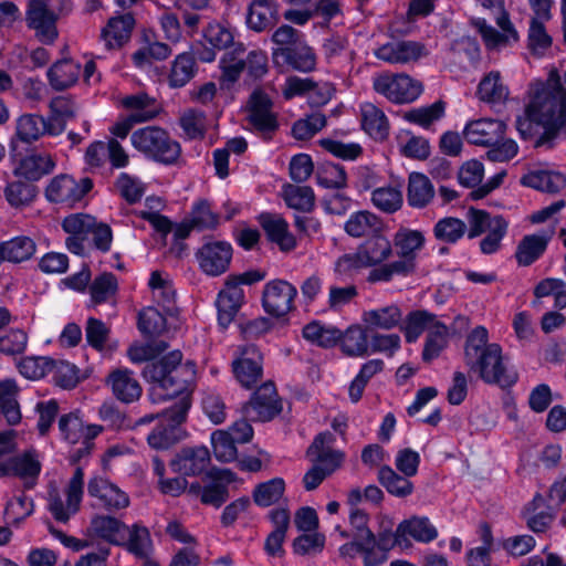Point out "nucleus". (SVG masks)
<instances>
[{"label": "nucleus", "mask_w": 566, "mask_h": 566, "mask_svg": "<svg viewBox=\"0 0 566 566\" xmlns=\"http://www.w3.org/2000/svg\"><path fill=\"white\" fill-rule=\"evenodd\" d=\"M144 377L153 384L150 398L154 402L181 395L196 380V364L182 363V354L172 350L157 361L147 364Z\"/></svg>", "instance_id": "1"}, {"label": "nucleus", "mask_w": 566, "mask_h": 566, "mask_svg": "<svg viewBox=\"0 0 566 566\" xmlns=\"http://www.w3.org/2000/svg\"><path fill=\"white\" fill-rule=\"evenodd\" d=\"M426 238L422 231L400 228L394 235L398 260L370 270L367 282H390L395 276H408L416 270V259L423 249Z\"/></svg>", "instance_id": "2"}, {"label": "nucleus", "mask_w": 566, "mask_h": 566, "mask_svg": "<svg viewBox=\"0 0 566 566\" xmlns=\"http://www.w3.org/2000/svg\"><path fill=\"white\" fill-rule=\"evenodd\" d=\"M133 147L146 157L161 164L171 165L180 156V145L158 126H147L135 130L130 136Z\"/></svg>", "instance_id": "3"}, {"label": "nucleus", "mask_w": 566, "mask_h": 566, "mask_svg": "<svg viewBox=\"0 0 566 566\" xmlns=\"http://www.w3.org/2000/svg\"><path fill=\"white\" fill-rule=\"evenodd\" d=\"M476 2L494 14L496 24L501 32L488 24L483 18L472 21L474 28L481 34L488 49H500L518 40L517 32L510 21L509 13L504 9V0H476Z\"/></svg>", "instance_id": "4"}, {"label": "nucleus", "mask_w": 566, "mask_h": 566, "mask_svg": "<svg viewBox=\"0 0 566 566\" xmlns=\"http://www.w3.org/2000/svg\"><path fill=\"white\" fill-rule=\"evenodd\" d=\"M470 369L478 373L484 382L499 385L502 388L513 386L518 379L517 371L496 343L490 344L484 355Z\"/></svg>", "instance_id": "5"}, {"label": "nucleus", "mask_w": 566, "mask_h": 566, "mask_svg": "<svg viewBox=\"0 0 566 566\" xmlns=\"http://www.w3.org/2000/svg\"><path fill=\"white\" fill-rule=\"evenodd\" d=\"M190 408L188 396H181L170 408L163 411V420L147 436L148 444L156 450H166L180 439V423Z\"/></svg>", "instance_id": "6"}, {"label": "nucleus", "mask_w": 566, "mask_h": 566, "mask_svg": "<svg viewBox=\"0 0 566 566\" xmlns=\"http://www.w3.org/2000/svg\"><path fill=\"white\" fill-rule=\"evenodd\" d=\"M374 90L396 104L415 102L422 93L420 82L405 73H382L373 78Z\"/></svg>", "instance_id": "7"}, {"label": "nucleus", "mask_w": 566, "mask_h": 566, "mask_svg": "<svg viewBox=\"0 0 566 566\" xmlns=\"http://www.w3.org/2000/svg\"><path fill=\"white\" fill-rule=\"evenodd\" d=\"M247 122L249 128L269 139L279 129L277 115L273 112L271 97L262 90H255L248 103Z\"/></svg>", "instance_id": "8"}, {"label": "nucleus", "mask_w": 566, "mask_h": 566, "mask_svg": "<svg viewBox=\"0 0 566 566\" xmlns=\"http://www.w3.org/2000/svg\"><path fill=\"white\" fill-rule=\"evenodd\" d=\"M83 493L84 472L81 468H76L65 488V499L57 491L50 493L49 511L56 521L66 523L80 510Z\"/></svg>", "instance_id": "9"}, {"label": "nucleus", "mask_w": 566, "mask_h": 566, "mask_svg": "<svg viewBox=\"0 0 566 566\" xmlns=\"http://www.w3.org/2000/svg\"><path fill=\"white\" fill-rule=\"evenodd\" d=\"M87 493L93 499L92 506L115 514L129 506L130 500L126 492L103 476H94L88 481Z\"/></svg>", "instance_id": "10"}, {"label": "nucleus", "mask_w": 566, "mask_h": 566, "mask_svg": "<svg viewBox=\"0 0 566 566\" xmlns=\"http://www.w3.org/2000/svg\"><path fill=\"white\" fill-rule=\"evenodd\" d=\"M263 357L252 344L238 346L232 360V371L238 382L245 388L253 387L263 375Z\"/></svg>", "instance_id": "11"}, {"label": "nucleus", "mask_w": 566, "mask_h": 566, "mask_svg": "<svg viewBox=\"0 0 566 566\" xmlns=\"http://www.w3.org/2000/svg\"><path fill=\"white\" fill-rule=\"evenodd\" d=\"M297 289L286 280L275 279L265 283L262 292V306L274 317H282L294 310Z\"/></svg>", "instance_id": "12"}, {"label": "nucleus", "mask_w": 566, "mask_h": 566, "mask_svg": "<svg viewBox=\"0 0 566 566\" xmlns=\"http://www.w3.org/2000/svg\"><path fill=\"white\" fill-rule=\"evenodd\" d=\"M368 514L357 507H353L349 513L350 532L342 530L339 526L335 528L342 538L352 537V541L342 545L338 549L339 556L343 558L354 559L360 554L365 544L371 541V530L368 526Z\"/></svg>", "instance_id": "13"}, {"label": "nucleus", "mask_w": 566, "mask_h": 566, "mask_svg": "<svg viewBox=\"0 0 566 566\" xmlns=\"http://www.w3.org/2000/svg\"><path fill=\"white\" fill-rule=\"evenodd\" d=\"M50 0H29L25 11L27 25L35 32L43 44H51L57 38V15L49 8Z\"/></svg>", "instance_id": "14"}, {"label": "nucleus", "mask_w": 566, "mask_h": 566, "mask_svg": "<svg viewBox=\"0 0 566 566\" xmlns=\"http://www.w3.org/2000/svg\"><path fill=\"white\" fill-rule=\"evenodd\" d=\"M93 187V181L85 177L80 180L69 175L54 177L45 189V197L51 202L69 206L80 201Z\"/></svg>", "instance_id": "15"}, {"label": "nucleus", "mask_w": 566, "mask_h": 566, "mask_svg": "<svg viewBox=\"0 0 566 566\" xmlns=\"http://www.w3.org/2000/svg\"><path fill=\"white\" fill-rule=\"evenodd\" d=\"M243 408L245 416L252 420L269 421L277 416L282 411V403L273 382L260 386Z\"/></svg>", "instance_id": "16"}, {"label": "nucleus", "mask_w": 566, "mask_h": 566, "mask_svg": "<svg viewBox=\"0 0 566 566\" xmlns=\"http://www.w3.org/2000/svg\"><path fill=\"white\" fill-rule=\"evenodd\" d=\"M196 259L202 272L210 276H218L230 265L232 247L226 241H210L198 249Z\"/></svg>", "instance_id": "17"}, {"label": "nucleus", "mask_w": 566, "mask_h": 566, "mask_svg": "<svg viewBox=\"0 0 566 566\" xmlns=\"http://www.w3.org/2000/svg\"><path fill=\"white\" fill-rule=\"evenodd\" d=\"M424 55H427L426 46L410 40H392L375 50V56L389 64H409Z\"/></svg>", "instance_id": "18"}, {"label": "nucleus", "mask_w": 566, "mask_h": 566, "mask_svg": "<svg viewBox=\"0 0 566 566\" xmlns=\"http://www.w3.org/2000/svg\"><path fill=\"white\" fill-rule=\"evenodd\" d=\"M15 129L20 140L33 143L45 135H61L63 125L55 118H48L38 114H23L17 119Z\"/></svg>", "instance_id": "19"}, {"label": "nucleus", "mask_w": 566, "mask_h": 566, "mask_svg": "<svg viewBox=\"0 0 566 566\" xmlns=\"http://www.w3.org/2000/svg\"><path fill=\"white\" fill-rule=\"evenodd\" d=\"M334 442V434L325 431L315 437L307 450L314 464L324 469L329 475L340 467L344 460V453L333 448Z\"/></svg>", "instance_id": "20"}, {"label": "nucleus", "mask_w": 566, "mask_h": 566, "mask_svg": "<svg viewBox=\"0 0 566 566\" xmlns=\"http://www.w3.org/2000/svg\"><path fill=\"white\" fill-rule=\"evenodd\" d=\"M556 232V220L536 233L525 235L518 243L515 258L520 265L528 266L538 260Z\"/></svg>", "instance_id": "21"}, {"label": "nucleus", "mask_w": 566, "mask_h": 566, "mask_svg": "<svg viewBox=\"0 0 566 566\" xmlns=\"http://www.w3.org/2000/svg\"><path fill=\"white\" fill-rule=\"evenodd\" d=\"M395 546L403 548V539L400 538L398 527L395 532L384 530L378 536L371 533V541L365 544L359 555L364 566H380L388 559V552Z\"/></svg>", "instance_id": "22"}, {"label": "nucleus", "mask_w": 566, "mask_h": 566, "mask_svg": "<svg viewBox=\"0 0 566 566\" xmlns=\"http://www.w3.org/2000/svg\"><path fill=\"white\" fill-rule=\"evenodd\" d=\"M237 479L229 469H212L205 475L201 502L207 505L220 507L229 497L228 486Z\"/></svg>", "instance_id": "23"}, {"label": "nucleus", "mask_w": 566, "mask_h": 566, "mask_svg": "<svg viewBox=\"0 0 566 566\" xmlns=\"http://www.w3.org/2000/svg\"><path fill=\"white\" fill-rule=\"evenodd\" d=\"M506 126L502 120L480 118L469 122L463 130L464 138L474 145L493 146L503 140Z\"/></svg>", "instance_id": "24"}, {"label": "nucleus", "mask_w": 566, "mask_h": 566, "mask_svg": "<svg viewBox=\"0 0 566 566\" xmlns=\"http://www.w3.org/2000/svg\"><path fill=\"white\" fill-rule=\"evenodd\" d=\"M41 471V463L34 452H24L0 461V476L14 475L24 480V486L32 489Z\"/></svg>", "instance_id": "25"}, {"label": "nucleus", "mask_w": 566, "mask_h": 566, "mask_svg": "<svg viewBox=\"0 0 566 566\" xmlns=\"http://www.w3.org/2000/svg\"><path fill=\"white\" fill-rule=\"evenodd\" d=\"M116 546L123 547L136 559H149L154 554V542L149 530L139 523L126 524V531Z\"/></svg>", "instance_id": "26"}, {"label": "nucleus", "mask_w": 566, "mask_h": 566, "mask_svg": "<svg viewBox=\"0 0 566 566\" xmlns=\"http://www.w3.org/2000/svg\"><path fill=\"white\" fill-rule=\"evenodd\" d=\"M475 95L480 102L486 104L490 108L500 111L509 99L510 90L501 73L491 71L481 78Z\"/></svg>", "instance_id": "27"}, {"label": "nucleus", "mask_w": 566, "mask_h": 566, "mask_svg": "<svg viewBox=\"0 0 566 566\" xmlns=\"http://www.w3.org/2000/svg\"><path fill=\"white\" fill-rule=\"evenodd\" d=\"M210 460L207 447L184 448L171 460L170 465L175 472L193 476L205 472Z\"/></svg>", "instance_id": "28"}, {"label": "nucleus", "mask_w": 566, "mask_h": 566, "mask_svg": "<svg viewBox=\"0 0 566 566\" xmlns=\"http://www.w3.org/2000/svg\"><path fill=\"white\" fill-rule=\"evenodd\" d=\"M114 397L124 403H132L142 396V386L134 373L127 368L113 370L106 380Z\"/></svg>", "instance_id": "29"}, {"label": "nucleus", "mask_w": 566, "mask_h": 566, "mask_svg": "<svg viewBox=\"0 0 566 566\" xmlns=\"http://www.w3.org/2000/svg\"><path fill=\"white\" fill-rule=\"evenodd\" d=\"M126 531V523L109 514H94L86 530L87 537L99 538L111 545H117Z\"/></svg>", "instance_id": "30"}, {"label": "nucleus", "mask_w": 566, "mask_h": 566, "mask_svg": "<svg viewBox=\"0 0 566 566\" xmlns=\"http://www.w3.org/2000/svg\"><path fill=\"white\" fill-rule=\"evenodd\" d=\"M218 322L223 328L234 319L240 307L244 303V291L234 281H227L226 286L219 292L217 298Z\"/></svg>", "instance_id": "31"}, {"label": "nucleus", "mask_w": 566, "mask_h": 566, "mask_svg": "<svg viewBox=\"0 0 566 566\" xmlns=\"http://www.w3.org/2000/svg\"><path fill=\"white\" fill-rule=\"evenodd\" d=\"M400 538L403 539V548L411 546L410 538L419 543H430L438 537L436 526L427 516H411L398 524Z\"/></svg>", "instance_id": "32"}, {"label": "nucleus", "mask_w": 566, "mask_h": 566, "mask_svg": "<svg viewBox=\"0 0 566 566\" xmlns=\"http://www.w3.org/2000/svg\"><path fill=\"white\" fill-rule=\"evenodd\" d=\"M268 238L275 242L282 251H291L296 247L294 235L289 231V224L279 214L262 213L259 218Z\"/></svg>", "instance_id": "33"}, {"label": "nucleus", "mask_w": 566, "mask_h": 566, "mask_svg": "<svg viewBox=\"0 0 566 566\" xmlns=\"http://www.w3.org/2000/svg\"><path fill=\"white\" fill-rule=\"evenodd\" d=\"M279 21L277 4L274 0H254L250 3L247 15L248 27L262 32Z\"/></svg>", "instance_id": "34"}, {"label": "nucleus", "mask_w": 566, "mask_h": 566, "mask_svg": "<svg viewBox=\"0 0 566 566\" xmlns=\"http://www.w3.org/2000/svg\"><path fill=\"white\" fill-rule=\"evenodd\" d=\"M135 25V19L132 13H124L113 17L107 25L102 30V40L107 49H117L126 43Z\"/></svg>", "instance_id": "35"}, {"label": "nucleus", "mask_w": 566, "mask_h": 566, "mask_svg": "<svg viewBox=\"0 0 566 566\" xmlns=\"http://www.w3.org/2000/svg\"><path fill=\"white\" fill-rule=\"evenodd\" d=\"M55 163L48 153L32 151L22 158L14 169L17 176L27 180L36 181L54 169Z\"/></svg>", "instance_id": "36"}, {"label": "nucleus", "mask_w": 566, "mask_h": 566, "mask_svg": "<svg viewBox=\"0 0 566 566\" xmlns=\"http://www.w3.org/2000/svg\"><path fill=\"white\" fill-rule=\"evenodd\" d=\"M148 285L158 306H161L166 314L172 315L176 312V290L169 276L159 271H154L150 274Z\"/></svg>", "instance_id": "37"}, {"label": "nucleus", "mask_w": 566, "mask_h": 566, "mask_svg": "<svg viewBox=\"0 0 566 566\" xmlns=\"http://www.w3.org/2000/svg\"><path fill=\"white\" fill-rule=\"evenodd\" d=\"M122 105L129 112L128 116L138 124L151 120L160 109L157 101L146 93L127 95L122 98Z\"/></svg>", "instance_id": "38"}, {"label": "nucleus", "mask_w": 566, "mask_h": 566, "mask_svg": "<svg viewBox=\"0 0 566 566\" xmlns=\"http://www.w3.org/2000/svg\"><path fill=\"white\" fill-rule=\"evenodd\" d=\"M357 250L371 270L386 264L392 254L391 242L378 233L358 245Z\"/></svg>", "instance_id": "39"}, {"label": "nucleus", "mask_w": 566, "mask_h": 566, "mask_svg": "<svg viewBox=\"0 0 566 566\" xmlns=\"http://www.w3.org/2000/svg\"><path fill=\"white\" fill-rule=\"evenodd\" d=\"M281 53L283 61L295 71L310 73L316 69L317 55L305 39L293 48L284 49Z\"/></svg>", "instance_id": "40"}, {"label": "nucleus", "mask_w": 566, "mask_h": 566, "mask_svg": "<svg viewBox=\"0 0 566 566\" xmlns=\"http://www.w3.org/2000/svg\"><path fill=\"white\" fill-rule=\"evenodd\" d=\"M434 197V188L431 180L421 172H411L408 177L407 201L412 208L427 207Z\"/></svg>", "instance_id": "41"}, {"label": "nucleus", "mask_w": 566, "mask_h": 566, "mask_svg": "<svg viewBox=\"0 0 566 566\" xmlns=\"http://www.w3.org/2000/svg\"><path fill=\"white\" fill-rule=\"evenodd\" d=\"M381 228L380 218L367 210L352 213L344 226L346 233L353 238L373 237L379 233Z\"/></svg>", "instance_id": "42"}, {"label": "nucleus", "mask_w": 566, "mask_h": 566, "mask_svg": "<svg viewBox=\"0 0 566 566\" xmlns=\"http://www.w3.org/2000/svg\"><path fill=\"white\" fill-rule=\"evenodd\" d=\"M377 480L379 484L392 496L407 497L413 492V484L409 476L399 474L391 467L384 464L378 469Z\"/></svg>", "instance_id": "43"}, {"label": "nucleus", "mask_w": 566, "mask_h": 566, "mask_svg": "<svg viewBox=\"0 0 566 566\" xmlns=\"http://www.w3.org/2000/svg\"><path fill=\"white\" fill-rule=\"evenodd\" d=\"M364 323L374 329H391L402 321V312L396 304L369 310L363 313Z\"/></svg>", "instance_id": "44"}, {"label": "nucleus", "mask_w": 566, "mask_h": 566, "mask_svg": "<svg viewBox=\"0 0 566 566\" xmlns=\"http://www.w3.org/2000/svg\"><path fill=\"white\" fill-rule=\"evenodd\" d=\"M81 66L73 60H61L48 71V78L55 91H63L76 83Z\"/></svg>", "instance_id": "45"}, {"label": "nucleus", "mask_w": 566, "mask_h": 566, "mask_svg": "<svg viewBox=\"0 0 566 566\" xmlns=\"http://www.w3.org/2000/svg\"><path fill=\"white\" fill-rule=\"evenodd\" d=\"M361 126L375 139H382L388 135L389 124L385 113L373 103L360 105Z\"/></svg>", "instance_id": "46"}, {"label": "nucleus", "mask_w": 566, "mask_h": 566, "mask_svg": "<svg viewBox=\"0 0 566 566\" xmlns=\"http://www.w3.org/2000/svg\"><path fill=\"white\" fill-rule=\"evenodd\" d=\"M19 388L14 379L0 380V413L9 424L20 422L21 412L17 400Z\"/></svg>", "instance_id": "47"}, {"label": "nucleus", "mask_w": 566, "mask_h": 566, "mask_svg": "<svg viewBox=\"0 0 566 566\" xmlns=\"http://www.w3.org/2000/svg\"><path fill=\"white\" fill-rule=\"evenodd\" d=\"M340 348L350 357H363L369 354V342L366 331L359 325L349 326L342 332Z\"/></svg>", "instance_id": "48"}, {"label": "nucleus", "mask_w": 566, "mask_h": 566, "mask_svg": "<svg viewBox=\"0 0 566 566\" xmlns=\"http://www.w3.org/2000/svg\"><path fill=\"white\" fill-rule=\"evenodd\" d=\"M522 181L525 186L551 193L558 192L566 186L563 174L547 170L532 171Z\"/></svg>", "instance_id": "49"}, {"label": "nucleus", "mask_w": 566, "mask_h": 566, "mask_svg": "<svg viewBox=\"0 0 566 566\" xmlns=\"http://www.w3.org/2000/svg\"><path fill=\"white\" fill-rule=\"evenodd\" d=\"M245 53L242 44L235 45L232 50L227 51L220 60L222 71L221 81L223 84H234L244 72L243 55Z\"/></svg>", "instance_id": "50"}, {"label": "nucleus", "mask_w": 566, "mask_h": 566, "mask_svg": "<svg viewBox=\"0 0 566 566\" xmlns=\"http://www.w3.org/2000/svg\"><path fill=\"white\" fill-rule=\"evenodd\" d=\"M3 195L10 207L23 209L35 199L36 187L28 181L13 180L6 185Z\"/></svg>", "instance_id": "51"}, {"label": "nucleus", "mask_w": 566, "mask_h": 566, "mask_svg": "<svg viewBox=\"0 0 566 566\" xmlns=\"http://www.w3.org/2000/svg\"><path fill=\"white\" fill-rule=\"evenodd\" d=\"M446 104L437 101L428 106L411 108L402 114V118L411 124L428 129L444 116Z\"/></svg>", "instance_id": "52"}, {"label": "nucleus", "mask_w": 566, "mask_h": 566, "mask_svg": "<svg viewBox=\"0 0 566 566\" xmlns=\"http://www.w3.org/2000/svg\"><path fill=\"white\" fill-rule=\"evenodd\" d=\"M196 74V61L191 53L178 54L172 64L168 75V83L170 87L185 86Z\"/></svg>", "instance_id": "53"}, {"label": "nucleus", "mask_w": 566, "mask_h": 566, "mask_svg": "<svg viewBox=\"0 0 566 566\" xmlns=\"http://www.w3.org/2000/svg\"><path fill=\"white\" fill-rule=\"evenodd\" d=\"M438 321L437 316L428 311L418 310L410 312L402 327L406 340L415 343L424 331L429 332L433 323Z\"/></svg>", "instance_id": "54"}, {"label": "nucleus", "mask_w": 566, "mask_h": 566, "mask_svg": "<svg viewBox=\"0 0 566 566\" xmlns=\"http://www.w3.org/2000/svg\"><path fill=\"white\" fill-rule=\"evenodd\" d=\"M449 342V329L447 325L440 321L433 323L428 332L424 347L422 350V359L427 363L439 357L441 352L447 347Z\"/></svg>", "instance_id": "55"}, {"label": "nucleus", "mask_w": 566, "mask_h": 566, "mask_svg": "<svg viewBox=\"0 0 566 566\" xmlns=\"http://www.w3.org/2000/svg\"><path fill=\"white\" fill-rule=\"evenodd\" d=\"M283 198L286 205L298 211L308 212L315 205V195L311 187L286 185L283 187Z\"/></svg>", "instance_id": "56"}, {"label": "nucleus", "mask_w": 566, "mask_h": 566, "mask_svg": "<svg viewBox=\"0 0 566 566\" xmlns=\"http://www.w3.org/2000/svg\"><path fill=\"white\" fill-rule=\"evenodd\" d=\"M489 333L483 326L473 328L465 340L464 359L467 366L470 368L474 363L484 355V352L490 347Z\"/></svg>", "instance_id": "57"}, {"label": "nucleus", "mask_w": 566, "mask_h": 566, "mask_svg": "<svg viewBox=\"0 0 566 566\" xmlns=\"http://www.w3.org/2000/svg\"><path fill=\"white\" fill-rule=\"evenodd\" d=\"M4 259L8 262L21 263L32 258L35 253L34 241L25 235L12 238L2 242Z\"/></svg>", "instance_id": "58"}, {"label": "nucleus", "mask_w": 566, "mask_h": 566, "mask_svg": "<svg viewBox=\"0 0 566 566\" xmlns=\"http://www.w3.org/2000/svg\"><path fill=\"white\" fill-rule=\"evenodd\" d=\"M303 337L321 347H333L342 337V331L336 327H326L318 322H312L304 326Z\"/></svg>", "instance_id": "59"}, {"label": "nucleus", "mask_w": 566, "mask_h": 566, "mask_svg": "<svg viewBox=\"0 0 566 566\" xmlns=\"http://www.w3.org/2000/svg\"><path fill=\"white\" fill-rule=\"evenodd\" d=\"M118 282L113 273H102L90 285L91 301L94 305L105 303L115 296Z\"/></svg>", "instance_id": "60"}, {"label": "nucleus", "mask_w": 566, "mask_h": 566, "mask_svg": "<svg viewBox=\"0 0 566 566\" xmlns=\"http://www.w3.org/2000/svg\"><path fill=\"white\" fill-rule=\"evenodd\" d=\"M399 151L408 158L423 160L430 155L429 142L420 136H415L410 132H402L398 136Z\"/></svg>", "instance_id": "61"}, {"label": "nucleus", "mask_w": 566, "mask_h": 566, "mask_svg": "<svg viewBox=\"0 0 566 566\" xmlns=\"http://www.w3.org/2000/svg\"><path fill=\"white\" fill-rule=\"evenodd\" d=\"M366 261L356 249L355 252L340 255L334 265L337 279L342 281L353 280L361 270L368 269Z\"/></svg>", "instance_id": "62"}, {"label": "nucleus", "mask_w": 566, "mask_h": 566, "mask_svg": "<svg viewBox=\"0 0 566 566\" xmlns=\"http://www.w3.org/2000/svg\"><path fill=\"white\" fill-rule=\"evenodd\" d=\"M317 185L327 189H342L347 185V175L343 166L325 163L317 168Z\"/></svg>", "instance_id": "63"}, {"label": "nucleus", "mask_w": 566, "mask_h": 566, "mask_svg": "<svg viewBox=\"0 0 566 566\" xmlns=\"http://www.w3.org/2000/svg\"><path fill=\"white\" fill-rule=\"evenodd\" d=\"M371 202L377 209L392 213L402 206V193L394 186L378 187L371 192Z\"/></svg>", "instance_id": "64"}]
</instances>
